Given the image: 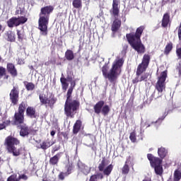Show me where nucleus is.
<instances>
[{
	"instance_id": "37998d69",
	"label": "nucleus",
	"mask_w": 181,
	"mask_h": 181,
	"mask_svg": "<svg viewBox=\"0 0 181 181\" xmlns=\"http://www.w3.org/2000/svg\"><path fill=\"white\" fill-rule=\"evenodd\" d=\"M6 69L5 68L0 66V76H4L5 74Z\"/></svg>"
},
{
	"instance_id": "412c9836",
	"label": "nucleus",
	"mask_w": 181,
	"mask_h": 181,
	"mask_svg": "<svg viewBox=\"0 0 181 181\" xmlns=\"http://www.w3.org/2000/svg\"><path fill=\"white\" fill-rule=\"evenodd\" d=\"M54 144V143L53 141L47 140L46 141H44L41 144H40V146L41 149H47V148H50V146H52V145H53Z\"/></svg>"
},
{
	"instance_id": "a211bd4d",
	"label": "nucleus",
	"mask_w": 181,
	"mask_h": 181,
	"mask_svg": "<svg viewBox=\"0 0 181 181\" xmlns=\"http://www.w3.org/2000/svg\"><path fill=\"white\" fill-rule=\"evenodd\" d=\"M7 70L11 74V76H17L18 73L16 72V69H15V66L13 64H7Z\"/></svg>"
},
{
	"instance_id": "2eb2a0df",
	"label": "nucleus",
	"mask_w": 181,
	"mask_h": 181,
	"mask_svg": "<svg viewBox=\"0 0 181 181\" xmlns=\"http://www.w3.org/2000/svg\"><path fill=\"white\" fill-rule=\"evenodd\" d=\"M118 5H119V0H113L112 11L115 16H117L119 13V7H118Z\"/></svg>"
},
{
	"instance_id": "7ed1b4c3",
	"label": "nucleus",
	"mask_w": 181,
	"mask_h": 181,
	"mask_svg": "<svg viewBox=\"0 0 181 181\" xmlns=\"http://www.w3.org/2000/svg\"><path fill=\"white\" fill-rule=\"evenodd\" d=\"M53 6H47L41 8V12L40 13V18L38 21V29L40 30V34L42 36H46L47 35V25H49V17L50 13L53 12Z\"/></svg>"
},
{
	"instance_id": "c03bdc74",
	"label": "nucleus",
	"mask_w": 181,
	"mask_h": 181,
	"mask_svg": "<svg viewBox=\"0 0 181 181\" xmlns=\"http://www.w3.org/2000/svg\"><path fill=\"white\" fill-rule=\"evenodd\" d=\"M178 37L180 40H181V25H180L179 29H178Z\"/></svg>"
},
{
	"instance_id": "e433bc0d",
	"label": "nucleus",
	"mask_w": 181,
	"mask_h": 181,
	"mask_svg": "<svg viewBox=\"0 0 181 181\" xmlns=\"http://www.w3.org/2000/svg\"><path fill=\"white\" fill-rule=\"evenodd\" d=\"M27 115L30 117H33L35 115V109L33 107H28L27 108Z\"/></svg>"
},
{
	"instance_id": "f8f14e48",
	"label": "nucleus",
	"mask_w": 181,
	"mask_h": 181,
	"mask_svg": "<svg viewBox=\"0 0 181 181\" xmlns=\"http://www.w3.org/2000/svg\"><path fill=\"white\" fill-rule=\"evenodd\" d=\"M40 100L42 104H48V105H49V107H52L53 105V104H54V103H56L54 99H53V98L49 96V95H47V96H46V95H40Z\"/></svg>"
},
{
	"instance_id": "dca6fc26",
	"label": "nucleus",
	"mask_w": 181,
	"mask_h": 181,
	"mask_svg": "<svg viewBox=\"0 0 181 181\" xmlns=\"http://www.w3.org/2000/svg\"><path fill=\"white\" fill-rule=\"evenodd\" d=\"M170 23V16L166 13L163 15L161 25L163 28H167L168 25Z\"/></svg>"
},
{
	"instance_id": "f3484780",
	"label": "nucleus",
	"mask_w": 181,
	"mask_h": 181,
	"mask_svg": "<svg viewBox=\"0 0 181 181\" xmlns=\"http://www.w3.org/2000/svg\"><path fill=\"white\" fill-rule=\"evenodd\" d=\"M23 115L21 113L15 114V124L16 125H19V124H23Z\"/></svg>"
},
{
	"instance_id": "79ce46f5",
	"label": "nucleus",
	"mask_w": 181,
	"mask_h": 181,
	"mask_svg": "<svg viewBox=\"0 0 181 181\" xmlns=\"http://www.w3.org/2000/svg\"><path fill=\"white\" fill-rule=\"evenodd\" d=\"M176 53L178 59H181V48H177L176 50Z\"/></svg>"
},
{
	"instance_id": "de8ad7c7",
	"label": "nucleus",
	"mask_w": 181,
	"mask_h": 181,
	"mask_svg": "<svg viewBox=\"0 0 181 181\" xmlns=\"http://www.w3.org/2000/svg\"><path fill=\"white\" fill-rule=\"evenodd\" d=\"M2 30V25L0 24V32Z\"/></svg>"
},
{
	"instance_id": "a19ab883",
	"label": "nucleus",
	"mask_w": 181,
	"mask_h": 181,
	"mask_svg": "<svg viewBox=\"0 0 181 181\" xmlns=\"http://www.w3.org/2000/svg\"><path fill=\"white\" fill-rule=\"evenodd\" d=\"M18 39H23V30H17Z\"/></svg>"
},
{
	"instance_id": "49530a36",
	"label": "nucleus",
	"mask_w": 181,
	"mask_h": 181,
	"mask_svg": "<svg viewBox=\"0 0 181 181\" xmlns=\"http://www.w3.org/2000/svg\"><path fill=\"white\" fill-rule=\"evenodd\" d=\"M55 134H56V132H54V131L51 132V136H54Z\"/></svg>"
},
{
	"instance_id": "9d476101",
	"label": "nucleus",
	"mask_w": 181,
	"mask_h": 181,
	"mask_svg": "<svg viewBox=\"0 0 181 181\" xmlns=\"http://www.w3.org/2000/svg\"><path fill=\"white\" fill-rule=\"evenodd\" d=\"M28 22V18L23 16L19 18H12L7 21V25L8 28H13V26H19V25H23Z\"/></svg>"
},
{
	"instance_id": "1a4fd4ad",
	"label": "nucleus",
	"mask_w": 181,
	"mask_h": 181,
	"mask_svg": "<svg viewBox=\"0 0 181 181\" xmlns=\"http://www.w3.org/2000/svg\"><path fill=\"white\" fill-rule=\"evenodd\" d=\"M93 108L95 114L102 112L103 115H108V112H110V106L107 105H104V101L98 102Z\"/></svg>"
},
{
	"instance_id": "6ab92c4d",
	"label": "nucleus",
	"mask_w": 181,
	"mask_h": 181,
	"mask_svg": "<svg viewBox=\"0 0 181 181\" xmlns=\"http://www.w3.org/2000/svg\"><path fill=\"white\" fill-rule=\"evenodd\" d=\"M71 173V166H69L67 168V172L66 173H60L59 175V178L60 180H64V177H67Z\"/></svg>"
},
{
	"instance_id": "f257e3e1",
	"label": "nucleus",
	"mask_w": 181,
	"mask_h": 181,
	"mask_svg": "<svg viewBox=\"0 0 181 181\" xmlns=\"http://www.w3.org/2000/svg\"><path fill=\"white\" fill-rule=\"evenodd\" d=\"M122 64H124V59L122 58H117L113 62L112 67L110 70V73L108 74V65L105 64L103 66L102 71L104 77L105 78H108V80L111 82L117 80L118 76L121 74V68L122 67Z\"/></svg>"
},
{
	"instance_id": "c85d7f7f",
	"label": "nucleus",
	"mask_w": 181,
	"mask_h": 181,
	"mask_svg": "<svg viewBox=\"0 0 181 181\" xmlns=\"http://www.w3.org/2000/svg\"><path fill=\"white\" fill-rule=\"evenodd\" d=\"M98 177L103 179L104 176L103 175V174L93 175L90 177L89 181H98Z\"/></svg>"
},
{
	"instance_id": "473e14b6",
	"label": "nucleus",
	"mask_w": 181,
	"mask_h": 181,
	"mask_svg": "<svg viewBox=\"0 0 181 181\" xmlns=\"http://www.w3.org/2000/svg\"><path fill=\"white\" fill-rule=\"evenodd\" d=\"M61 83L62 84V88L64 90H67V87H69V83H67V81L64 78H61Z\"/></svg>"
},
{
	"instance_id": "4c0bfd02",
	"label": "nucleus",
	"mask_w": 181,
	"mask_h": 181,
	"mask_svg": "<svg viewBox=\"0 0 181 181\" xmlns=\"http://www.w3.org/2000/svg\"><path fill=\"white\" fill-rule=\"evenodd\" d=\"M129 139L132 142H136V134L135 132H132L130 134Z\"/></svg>"
},
{
	"instance_id": "39448f33",
	"label": "nucleus",
	"mask_w": 181,
	"mask_h": 181,
	"mask_svg": "<svg viewBox=\"0 0 181 181\" xmlns=\"http://www.w3.org/2000/svg\"><path fill=\"white\" fill-rule=\"evenodd\" d=\"M5 144L7 146L8 152L13 153V156H19L21 155V151L19 149H16V147L15 146L19 145V140H18V139L9 136L6 139Z\"/></svg>"
},
{
	"instance_id": "f704fd0d",
	"label": "nucleus",
	"mask_w": 181,
	"mask_h": 181,
	"mask_svg": "<svg viewBox=\"0 0 181 181\" xmlns=\"http://www.w3.org/2000/svg\"><path fill=\"white\" fill-rule=\"evenodd\" d=\"M57 162H59V156L58 155L54 156L49 160V163H52V165H56V163H57Z\"/></svg>"
},
{
	"instance_id": "aec40b11",
	"label": "nucleus",
	"mask_w": 181,
	"mask_h": 181,
	"mask_svg": "<svg viewBox=\"0 0 181 181\" xmlns=\"http://www.w3.org/2000/svg\"><path fill=\"white\" fill-rule=\"evenodd\" d=\"M120 26H121V21H119V19H116L112 25V32H117V30L119 29Z\"/></svg>"
},
{
	"instance_id": "cd10ccee",
	"label": "nucleus",
	"mask_w": 181,
	"mask_h": 181,
	"mask_svg": "<svg viewBox=\"0 0 181 181\" xmlns=\"http://www.w3.org/2000/svg\"><path fill=\"white\" fill-rule=\"evenodd\" d=\"M29 130L28 129L27 127H23L21 128V130L20 131V135L21 136H26V135H28Z\"/></svg>"
},
{
	"instance_id": "9b49d317",
	"label": "nucleus",
	"mask_w": 181,
	"mask_h": 181,
	"mask_svg": "<svg viewBox=\"0 0 181 181\" xmlns=\"http://www.w3.org/2000/svg\"><path fill=\"white\" fill-rule=\"evenodd\" d=\"M112 165H110L107 167H105V160H102L101 163L98 166L100 172H103L104 175H106V176H110V175H111V172H112Z\"/></svg>"
},
{
	"instance_id": "72a5a7b5",
	"label": "nucleus",
	"mask_w": 181,
	"mask_h": 181,
	"mask_svg": "<svg viewBox=\"0 0 181 181\" xmlns=\"http://www.w3.org/2000/svg\"><path fill=\"white\" fill-rule=\"evenodd\" d=\"M73 6L76 8H81L82 6L81 0H74Z\"/></svg>"
},
{
	"instance_id": "423d86ee",
	"label": "nucleus",
	"mask_w": 181,
	"mask_h": 181,
	"mask_svg": "<svg viewBox=\"0 0 181 181\" xmlns=\"http://www.w3.org/2000/svg\"><path fill=\"white\" fill-rule=\"evenodd\" d=\"M147 158L150 161L152 168H154L156 175H162V173H163V168H162V160L153 157L152 154H148Z\"/></svg>"
},
{
	"instance_id": "ea45409f",
	"label": "nucleus",
	"mask_w": 181,
	"mask_h": 181,
	"mask_svg": "<svg viewBox=\"0 0 181 181\" xmlns=\"http://www.w3.org/2000/svg\"><path fill=\"white\" fill-rule=\"evenodd\" d=\"M10 123H11V121L7 120L4 124H0V130L4 129V128H5V127H6V125H9Z\"/></svg>"
},
{
	"instance_id": "2f4dec72",
	"label": "nucleus",
	"mask_w": 181,
	"mask_h": 181,
	"mask_svg": "<svg viewBox=\"0 0 181 181\" xmlns=\"http://www.w3.org/2000/svg\"><path fill=\"white\" fill-rule=\"evenodd\" d=\"M148 77H149V74H144L140 78L139 76H138L136 83H138V81H144V80H146Z\"/></svg>"
},
{
	"instance_id": "5701e85b",
	"label": "nucleus",
	"mask_w": 181,
	"mask_h": 181,
	"mask_svg": "<svg viewBox=\"0 0 181 181\" xmlns=\"http://www.w3.org/2000/svg\"><path fill=\"white\" fill-rule=\"evenodd\" d=\"M158 156H160V158L163 159V158H165V156H166L168 153V150L163 147H161L158 148Z\"/></svg>"
},
{
	"instance_id": "393cba45",
	"label": "nucleus",
	"mask_w": 181,
	"mask_h": 181,
	"mask_svg": "<svg viewBox=\"0 0 181 181\" xmlns=\"http://www.w3.org/2000/svg\"><path fill=\"white\" fill-rule=\"evenodd\" d=\"M81 172L84 173V175H88L90 173V170H91V168L86 165H82L80 167Z\"/></svg>"
},
{
	"instance_id": "a18cd8bd",
	"label": "nucleus",
	"mask_w": 181,
	"mask_h": 181,
	"mask_svg": "<svg viewBox=\"0 0 181 181\" xmlns=\"http://www.w3.org/2000/svg\"><path fill=\"white\" fill-rule=\"evenodd\" d=\"M177 69H178V71H179L180 74H181V62L179 63V64L177 66Z\"/></svg>"
},
{
	"instance_id": "0eeeda50",
	"label": "nucleus",
	"mask_w": 181,
	"mask_h": 181,
	"mask_svg": "<svg viewBox=\"0 0 181 181\" xmlns=\"http://www.w3.org/2000/svg\"><path fill=\"white\" fill-rule=\"evenodd\" d=\"M167 76L168 74H166V71L162 72L156 84V90H157L159 94L158 97H162V93H163L165 88H166L165 81H166Z\"/></svg>"
},
{
	"instance_id": "c9c22d12",
	"label": "nucleus",
	"mask_w": 181,
	"mask_h": 181,
	"mask_svg": "<svg viewBox=\"0 0 181 181\" xmlns=\"http://www.w3.org/2000/svg\"><path fill=\"white\" fill-rule=\"evenodd\" d=\"M25 87L28 91H32V90H35V84L33 83H27L25 84Z\"/></svg>"
},
{
	"instance_id": "ddd939ff",
	"label": "nucleus",
	"mask_w": 181,
	"mask_h": 181,
	"mask_svg": "<svg viewBox=\"0 0 181 181\" xmlns=\"http://www.w3.org/2000/svg\"><path fill=\"white\" fill-rule=\"evenodd\" d=\"M10 98L13 104H18V98H19V90L18 88H13L10 93Z\"/></svg>"
},
{
	"instance_id": "09e8293b",
	"label": "nucleus",
	"mask_w": 181,
	"mask_h": 181,
	"mask_svg": "<svg viewBox=\"0 0 181 181\" xmlns=\"http://www.w3.org/2000/svg\"><path fill=\"white\" fill-rule=\"evenodd\" d=\"M1 162H2V159H1V157H0V163H1Z\"/></svg>"
},
{
	"instance_id": "7c9ffc66",
	"label": "nucleus",
	"mask_w": 181,
	"mask_h": 181,
	"mask_svg": "<svg viewBox=\"0 0 181 181\" xmlns=\"http://www.w3.org/2000/svg\"><path fill=\"white\" fill-rule=\"evenodd\" d=\"M7 36L8 40H9L10 42H13L15 40V33H13V32L9 31L7 33Z\"/></svg>"
},
{
	"instance_id": "a878e982",
	"label": "nucleus",
	"mask_w": 181,
	"mask_h": 181,
	"mask_svg": "<svg viewBox=\"0 0 181 181\" xmlns=\"http://www.w3.org/2000/svg\"><path fill=\"white\" fill-rule=\"evenodd\" d=\"M25 110H26V104L25 103H22L18 107V112L17 113L23 115L25 112Z\"/></svg>"
},
{
	"instance_id": "8fccbe9b",
	"label": "nucleus",
	"mask_w": 181,
	"mask_h": 181,
	"mask_svg": "<svg viewBox=\"0 0 181 181\" xmlns=\"http://www.w3.org/2000/svg\"><path fill=\"white\" fill-rule=\"evenodd\" d=\"M1 175H0V180H1Z\"/></svg>"
},
{
	"instance_id": "b1692460",
	"label": "nucleus",
	"mask_w": 181,
	"mask_h": 181,
	"mask_svg": "<svg viewBox=\"0 0 181 181\" xmlns=\"http://www.w3.org/2000/svg\"><path fill=\"white\" fill-rule=\"evenodd\" d=\"M65 57L66 60H73L74 59V53L70 49H67L65 52Z\"/></svg>"
},
{
	"instance_id": "20e7f679",
	"label": "nucleus",
	"mask_w": 181,
	"mask_h": 181,
	"mask_svg": "<svg viewBox=\"0 0 181 181\" xmlns=\"http://www.w3.org/2000/svg\"><path fill=\"white\" fill-rule=\"evenodd\" d=\"M71 93H73V88H69L66 95L67 99L64 105V112L66 117H71V118H73L76 114V111H77V108H78V102H77V100H70Z\"/></svg>"
},
{
	"instance_id": "58836bf2",
	"label": "nucleus",
	"mask_w": 181,
	"mask_h": 181,
	"mask_svg": "<svg viewBox=\"0 0 181 181\" xmlns=\"http://www.w3.org/2000/svg\"><path fill=\"white\" fill-rule=\"evenodd\" d=\"M129 172V167L128 166V165H124V166L122 168V173H124V175L128 174Z\"/></svg>"
},
{
	"instance_id": "f03ea898",
	"label": "nucleus",
	"mask_w": 181,
	"mask_h": 181,
	"mask_svg": "<svg viewBox=\"0 0 181 181\" xmlns=\"http://www.w3.org/2000/svg\"><path fill=\"white\" fill-rule=\"evenodd\" d=\"M144 29L145 28L144 26H141L137 28L135 35L132 33L127 35V39L129 43L138 53H145V47H144V45L141 42V35H142Z\"/></svg>"
},
{
	"instance_id": "6e6552de",
	"label": "nucleus",
	"mask_w": 181,
	"mask_h": 181,
	"mask_svg": "<svg viewBox=\"0 0 181 181\" xmlns=\"http://www.w3.org/2000/svg\"><path fill=\"white\" fill-rule=\"evenodd\" d=\"M151 60V57L148 54H144L141 63L138 66L136 70V75L141 76L144 71H146L148 66H149V61Z\"/></svg>"
},
{
	"instance_id": "4468645a",
	"label": "nucleus",
	"mask_w": 181,
	"mask_h": 181,
	"mask_svg": "<svg viewBox=\"0 0 181 181\" xmlns=\"http://www.w3.org/2000/svg\"><path fill=\"white\" fill-rule=\"evenodd\" d=\"M21 179H23V180H27L28 177L25 175H21L19 173L13 174L8 178L7 181H19Z\"/></svg>"
},
{
	"instance_id": "bb28decb",
	"label": "nucleus",
	"mask_w": 181,
	"mask_h": 181,
	"mask_svg": "<svg viewBox=\"0 0 181 181\" xmlns=\"http://www.w3.org/2000/svg\"><path fill=\"white\" fill-rule=\"evenodd\" d=\"M174 179L175 181H179L181 179V170H175L174 172Z\"/></svg>"
},
{
	"instance_id": "c756f323",
	"label": "nucleus",
	"mask_w": 181,
	"mask_h": 181,
	"mask_svg": "<svg viewBox=\"0 0 181 181\" xmlns=\"http://www.w3.org/2000/svg\"><path fill=\"white\" fill-rule=\"evenodd\" d=\"M173 47V45L172 42L168 43L165 47V54H169V53L170 52V50H172Z\"/></svg>"
},
{
	"instance_id": "4be33fe9",
	"label": "nucleus",
	"mask_w": 181,
	"mask_h": 181,
	"mask_svg": "<svg viewBox=\"0 0 181 181\" xmlns=\"http://www.w3.org/2000/svg\"><path fill=\"white\" fill-rule=\"evenodd\" d=\"M80 128H81V121L77 120L74 125V129H73L74 134L78 133V131H80Z\"/></svg>"
}]
</instances>
